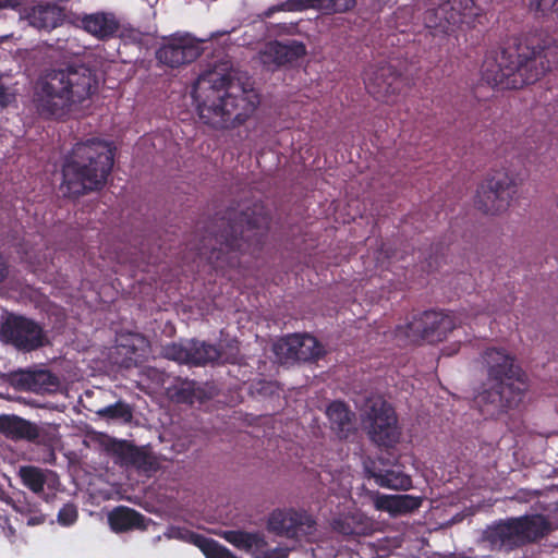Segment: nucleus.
Returning a JSON list of instances; mask_svg holds the SVG:
<instances>
[{"mask_svg":"<svg viewBox=\"0 0 558 558\" xmlns=\"http://www.w3.org/2000/svg\"><path fill=\"white\" fill-rule=\"evenodd\" d=\"M19 476L22 483L35 494L41 493L46 484L51 487L56 483V474L53 472L34 465L21 466L19 469Z\"/></svg>","mask_w":558,"mask_h":558,"instance_id":"obj_21","label":"nucleus"},{"mask_svg":"<svg viewBox=\"0 0 558 558\" xmlns=\"http://www.w3.org/2000/svg\"><path fill=\"white\" fill-rule=\"evenodd\" d=\"M112 144L99 140L78 143L63 166V182L66 193L76 196L85 191L99 189L113 165Z\"/></svg>","mask_w":558,"mask_h":558,"instance_id":"obj_4","label":"nucleus"},{"mask_svg":"<svg viewBox=\"0 0 558 558\" xmlns=\"http://www.w3.org/2000/svg\"><path fill=\"white\" fill-rule=\"evenodd\" d=\"M125 462L145 472L153 468L151 458L143 450L131 447L125 452Z\"/></svg>","mask_w":558,"mask_h":558,"instance_id":"obj_33","label":"nucleus"},{"mask_svg":"<svg viewBox=\"0 0 558 558\" xmlns=\"http://www.w3.org/2000/svg\"><path fill=\"white\" fill-rule=\"evenodd\" d=\"M192 97L199 120L218 131L245 124L260 104L259 93L229 61L204 72L196 80Z\"/></svg>","mask_w":558,"mask_h":558,"instance_id":"obj_1","label":"nucleus"},{"mask_svg":"<svg viewBox=\"0 0 558 558\" xmlns=\"http://www.w3.org/2000/svg\"><path fill=\"white\" fill-rule=\"evenodd\" d=\"M487 386L475 398L480 407L504 410L515 405L526 390V378L514 359L504 349L490 348L483 354Z\"/></svg>","mask_w":558,"mask_h":558,"instance_id":"obj_5","label":"nucleus"},{"mask_svg":"<svg viewBox=\"0 0 558 558\" xmlns=\"http://www.w3.org/2000/svg\"><path fill=\"white\" fill-rule=\"evenodd\" d=\"M312 0H287L280 4H276L275 5V9L277 10V12H280V11H288V12H293V11H303V10H306V9H312Z\"/></svg>","mask_w":558,"mask_h":558,"instance_id":"obj_39","label":"nucleus"},{"mask_svg":"<svg viewBox=\"0 0 558 558\" xmlns=\"http://www.w3.org/2000/svg\"><path fill=\"white\" fill-rule=\"evenodd\" d=\"M531 11L547 17H558V0H527Z\"/></svg>","mask_w":558,"mask_h":558,"instance_id":"obj_34","label":"nucleus"},{"mask_svg":"<svg viewBox=\"0 0 558 558\" xmlns=\"http://www.w3.org/2000/svg\"><path fill=\"white\" fill-rule=\"evenodd\" d=\"M312 9L342 12L351 9L355 0H312Z\"/></svg>","mask_w":558,"mask_h":558,"instance_id":"obj_36","label":"nucleus"},{"mask_svg":"<svg viewBox=\"0 0 558 558\" xmlns=\"http://www.w3.org/2000/svg\"><path fill=\"white\" fill-rule=\"evenodd\" d=\"M275 34L278 36L282 35H294L296 34V26L294 24H278L276 25Z\"/></svg>","mask_w":558,"mask_h":558,"instance_id":"obj_43","label":"nucleus"},{"mask_svg":"<svg viewBox=\"0 0 558 558\" xmlns=\"http://www.w3.org/2000/svg\"><path fill=\"white\" fill-rule=\"evenodd\" d=\"M551 54V49L520 44L517 50L505 49L487 53L482 65V74L492 85L520 88L534 83L550 70Z\"/></svg>","mask_w":558,"mask_h":558,"instance_id":"obj_2","label":"nucleus"},{"mask_svg":"<svg viewBox=\"0 0 558 558\" xmlns=\"http://www.w3.org/2000/svg\"><path fill=\"white\" fill-rule=\"evenodd\" d=\"M520 519L513 518L492 526L487 537L494 546L510 549L524 543Z\"/></svg>","mask_w":558,"mask_h":558,"instance_id":"obj_18","label":"nucleus"},{"mask_svg":"<svg viewBox=\"0 0 558 558\" xmlns=\"http://www.w3.org/2000/svg\"><path fill=\"white\" fill-rule=\"evenodd\" d=\"M517 194L514 178L505 170L489 174L477 187L474 205L485 214L506 211Z\"/></svg>","mask_w":558,"mask_h":558,"instance_id":"obj_8","label":"nucleus"},{"mask_svg":"<svg viewBox=\"0 0 558 558\" xmlns=\"http://www.w3.org/2000/svg\"><path fill=\"white\" fill-rule=\"evenodd\" d=\"M369 477H373L378 486L387 489L408 490L412 486L411 477L397 470L369 472Z\"/></svg>","mask_w":558,"mask_h":558,"instance_id":"obj_23","label":"nucleus"},{"mask_svg":"<svg viewBox=\"0 0 558 558\" xmlns=\"http://www.w3.org/2000/svg\"><path fill=\"white\" fill-rule=\"evenodd\" d=\"M326 414L333 429H337L339 433L350 430L352 414L344 403L339 401L330 403Z\"/></svg>","mask_w":558,"mask_h":558,"instance_id":"obj_27","label":"nucleus"},{"mask_svg":"<svg viewBox=\"0 0 558 558\" xmlns=\"http://www.w3.org/2000/svg\"><path fill=\"white\" fill-rule=\"evenodd\" d=\"M373 500L377 510L388 512L392 517L410 513L422 505V498L412 495L375 494Z\"/></svg>","mask_w":558,"mask_h":558,"instance_id":"obj_17","label":"nucleus"},{"mask_svg":"<svg viewBox=\"0 0 558 558\" xmlns=\"http://www.w3.org/2000/svg\"><path fill=\"white\" fill-rule=\"evenodd\" d=\"M519 519L524 543L542 537L549 530V523L543 515L534 514Z\"/></svg>","mask_w":558,"mask_h":558,"instance_id":"obj_25","label":"nucleus"},{"mask_svg":"<svg viewBox=\"0 0 558 558\" xmlns=\"http://www.w3.org/2000/svg\"><path fill=\"white\" fill-rule=\"evenodd\" d=\"M0 429L9 437L14 439L34 440L38 437V428L31 422L19 416H1Z\"/></svg>","mask_w":558,"mask_h":558,"instance_id":"obj_20","label":"nucleus"},{"mask_svg":"<svg viewBox=\"0 0 558 558\" xmlns=\"http://www.w3.org/2000/svg\"><path fill=\"white\" fill-rule=\"evenodd\" d=\"M21 7L20 0H0V9L12 8L16 9Z\"/></svg>","mask_w":558,"mask_h":558,"instance_id":"obj_45","label":"nucleus"},{"mask_svg":"<svg viewBox=\"0 0 558 558\" xmlns=\"http://www.w3.org/2000/svg\"><path fill=\"white\" fill-rule=\"evenodd\" d=\"M80 21L83 29L98 39L113 36L119 28L114 14L107 12L86 14Z\"/></svg>","mask_w":558,"mask_h":558,"instance_id":"obj_19","label":"nucleus"},{"mask_svg":"<svg viewBox=\"0 0 558 558\" xmlns=\"http://www.w3.org/2000/svg\"><path fill=\"white\" fill-rule=\"evenodd\" d=\"M239 348L236 344H229L228 351H220L214 345L205 342L192 341L190 343V364L202 365L209 362H238Z\"/></svg>","mask_w":558,"mask_h":558,"instance_id":"obj_16","label":"nucleus"},{"mask_svg":"<svg viewBox=\"0 0 558 558\" xmlns=\"http://www.w3.org/2000/svg\"><path fill=\"white\" fill-rule=\"evenodd\" d=\"M283 43L274 40L265 45L259 51L260 62L269 70L283 65Z\"/></svg>","mask_w":558,"mask_h":558,"instance_id":"obj_28","label":"nucleus"},{"mask_svg":"<svg viewBox=\"0 0 558 558\" xmlns=\"http://www.w3.org/2000/svg\"><path fill=\"white\" fill-rule=\"evenodd\" d=\"M267 529L277 535L311 539L315 531V521L303 510L276 509L268 517Z\"/></svg>","mask_w":558,"mask_h":558,"instance_id":"obj_11","label":"nucleus"},{"mask_svg":"<svg viewBox=\"0 0 558 558\" xmlns=\"http://www.w3.org/2000/svg\"><path fill=\"white\" fill-rule=\"evenodd\" d=\"M57 378L47 371H39L32 376L31 389L35 391H50L57 387Z\"/></svg>","mask_w":558,"mask_h":558,"instance_id":"obj_35","label":"nucleus"},{"mask_svg":"<svg viewBox=\"0 0 558 558\" xmlns=\"http://www.w3.org/2000/svg\"><path fill=\"white\" fill-rule=\"evenodd\" d=\"M274 353L281 364L298 361L296 345L293 343V335L279 339L274 343Z\"/></svg>","mask_w":558,"mask_h":558,"instance_id":"obj_29","label":"nucleus"},{"mask_svg":"<svg viewBox=\"0 0 558 558\" xmlns=\"http://www.w3.org/2000/svg\"><path fill=\"white\" fill-rule=\"evenodd\" d=\"M480 15L481 9L473 0H429L423 22L434 35H445L460 25L473 26Z\"/></svg>","mask_w":558,"mask_h":558,"instance_id":"obj_7","label":"nucleus"},{"mask_svg":"<svg viewBox=\"0 0 558 558\" xmlns=\"http://www.w3.org/2000/svg\"><path fill=\"white\" fill-rule=\"evenodd\" d=\"M222 537L234 547L251 554L254 558H286L283 548H269L260 533L230 530L222 533Z\"/></svg>","mask_w":558,"mask_h":558,"instance_id":"obj_14","label":"nucleus"},{"mask_svg":"<svg viewBox=\"0 0 558 558\" xmlns=\"http://www.w3.org/2000/svg\"><path fill=\"white\" fill-rule=\"evenodd\" d=\"M20 19L37 29H52L62 21V11L56 4L39 3L23 10L16 8Z\"/></svg>","mask_w":558,"mask_h":558,"instance_id":"obj_15","label":"nucleus"},{"mask_svg":"<svg viewBox=\"0 0 558 558\" xmlns=\"http://www.w3.org/2000/svg\"><path fill=\"white\" fill-rule=\"evenodd\" d=\"M125 41L142 44L144 41V35L136 29H129L122 34Z\"/></svg>","mask_w":558,"mask_h":558,"instance_id":"obj_42","label":"nucleus"},{"mask_svg":"<svg viewBox=\"0 0 558 558\" xmlns=\"http://www.w3.org/2000/svg\"><path fill=\"white\" fill-rule=\"evenodd\" d=\"M364 416L373 441L384 447H392L399 441L401 432L395 411L381 397L366 402Z\"/></svg>","mask_w":558,"mask_h":558,"instance_id":"obj_9","label":"nucleus"},{"mask_svg":"<svg viewBox=\"0 0 558 558\" xmlns=\"http://www.w3.org/2000/svg\"><path fill=\"white\" fill-rule=\"evenodd\" d=\"M108 521L111 529L116 532L145 527L144 517L125 507H119L112 510L108 515Z\"/></svg>","mask_w":558,"mask_h":558,"instance_id":"obj_22","label":"nucleus"},{"mask_svg":"<svg viewBox=\"0 0 558 558\" xmlns=\"http://www.w3.org/2000/svg\"><path fill=\"white\" fill-rule=\"evenodd\" d=\"M123 348H129L131 352L135 355L134 361L144 360L147 357L149 353V342L148 340L138 333H132L126 339L125 342L121 341L120 343Z\"/></svg>","mask_w":558,"mask_h":558,"instance_id":"obj_32","label":"nucleus"},{"mask_svg":"<svg viewBox=\"0 0 558 558\" xmlns=\"http://www.w3.org/2000/svg\"><path fill=\"white\" fill-rule=\"evenodd\" d=\"M478 315L480 310L477 307L472 308L471 313L425 312L417 317H413L407 325L399 326L396 330V337L404 343H415L420 340L441 341L447 332L458 325L471 324L473 318Z\"/></svg>","mask_w":558,"mask_h":558,"instance_id":"obj_6","label":"nucleus"},{"mask_svg":"<svg viewBox=\"0 0 558 558\" xmlns=\"http://www.w3.org/2000/svg\"><path fill=\"white\" fill-rule=\"evenodd\" d=\"M96 88V75L83 65L53 70L39 83L37 108L47 117L61 118L86 100Z\"/></svg>","mask_w":558,"mask_h":558,"instance_id":"obj_3","label":"nucleus"},{"mask_svg":"<svg viewBox=\"0 0 558 558\" xmlns=\"http://www.w3.org/2000/svg\"><path fill=\"white\" fill-rule=\"evenodd\" d=\"M355 522L354 517L344 518V519H338L333 522V527L344 534V535H351V534H359L361 533V530L353 525L352 523Z\"/></svg>","mask_w":558,"mask_h":558,"instance_id":"obj_40","label":"nucleus"},{"mask_svg":"<svg viewBox=\"0 0 558 558\" xmlns=\"http://www.w3.org/2000/svg\"><path fill=\"white\" fill-rule=\"evenodd\" d=\"M276 12H277V10L275 9V5H272V7L268 8L266 11H264L262 16L265 19H268Z\"/></svg>","mask_w":558,"mask_h":558,"instance_id":"obj_46","label":"nucleus"},{"mask_svg":"<svg viewBox=\"0 0 558 558\" xmlns=\"http://www.w3.org/2000/svg\"><path fill=\"white\" fill-rule=\"evenodd\" d=\"M162 352L163 355L169 360L190 364V343L187 345L172 343L166 345Z\"/></svg>","mask_w":558,"mask_h":558,"instance_id":"obj_38","label":"nucleus"},{"mask_svg":"<svg viewBox=\"0 0 558 558\" xmlns=\"http://www.w3.org/2000/svg\"><path fill=\"white\" fill-rule=\"evenodd\" d=\"M180 537L197 546L206 558H238L214 539L187 532L180 534Z\"/></svg>","mask_w":558,"mask_h":558,"instance_id":"obj_24","label":"nucleus"},{"mask_svg":"<svg viewBox=\"0 0 558 558\" xmlns=\"http://www.w3.org/2000/svg\"><path fill=\"white\" fill-rule=\"evenodd\" d=\"M366 90L376 99L388 101L400 89V77L387 63L369 64L363 74Z\"/></svg>","mask_w":558,"mask_h":558,"instance_id":"obj_13","label":"nucleus"},{"mask_svg":"<svg viewBox=\"0 0 558 558\" xmlns=\"http://www.w3.org/2000/svg\"><path fill=\"white\" fill-rule=\"evenodd\" d=\"M24 521L27 525L34 526L41 524L45 521V517L41 513L26 514Z\"/></svg>","mask_w":558,"mask_h":558,"instance_id":"obj_44","label":"nucleus"},{"mask_svg":"<svg viewBox=\"0 0 558 558\" xmlns=\"http://www.w3.org/2000/svg\"><path fill=\"white\" fill-rule=\"evenodd\" d=\"M77 519V510L73 505L63 506L58 513V522L62 525H71Z\"/></svg>","mask_w":558,"mask_h":558,"instance_id":"obj_41","label":"nucleus"},{"mask_svg":"<svg viewBox=\"0 0 558 558\" xmlns=\"http://www.w3.org/2000/svg\"><path fill=\"white\" fill-rule=\"evenodd\" d=\"M229 32L211 33L208 38L197 39L189 33H175L167 38L156 51L157 60L170 68H179L194 61L201 53V45L227 35Z\"/></svg>","mask_w":558,"mask_h":558,"instance_id":"obj_10","label":"nucleus"},{"mask_svg":"<svg viewBox=\"0 0 558 558\" xmlns=\"http://www.w3.org/2000/svg\"><path fill=\"white\" fill-rule=\"evenodd\" d=\"M293 343L296 345L298 361H310L319 357L323 345L310 335H293Z\"/></svg>","mask_w":558,"mask_h":558,"instance_id":"obj_26","label":"nucleus"},{"mask_svg":"<svg viewBox=\"0 0 558 558\" xmlns=\"http://www.w3.org/2000/svg\"><path fill=\"white\" fill-rule=\"evenodd\" d=\"M96 413L100 417L118 420L122 422H130L132 418L131 408L126 403L121 401H118L114 404L104 407L99 409Z\"/></svg>","mask_w":558,"mask_h":558,"instance_id":"obj_31","label":"nucleus"},{"mask_svg":"<svg viewBox=\"0 0 558 558\" xmlns=\"http://www.w3.org/2000/svg\"><path fill=\"white\" fill-rule=\"evenodd\" d=\"M255 226L247 221V226L245 230H241V239H238L236 236H232L231 239H226L225 247H221L219 250V254L221 252L226 251H244L246 247L250 246V238L251 234L257 235L262 234L260 227H256V231H254Z\"/></svg>","mask_w":558,"mask_h":558,"instance_id":"obj_30","label":"nucleus"},{"mask_svg":"<svg viewBox=\"0 0 558 558\" xmlns=\"http://www.w3.org/2000/svg\"><path fill=\"white\" fill-rule=\"evenodd\" d=\"M1 340L19 350L32 351L45 343V333L35 322L22 317H9L0 328Z\"/></svg>","mask_w":558,"mask_h":558,"instance_id":"obj_12","label":"nucleus"},{"mask_svg":"<svg viewBox=\"0 0 558 558\" xmlns=\"http://www.w3.org/2000/svg\"><path fill=\"white\" fill-rule=\"evenodd\" d=\"M283 65L294 62L306 54V47L303 43L292 40L283 44Z\"/></svg>","mask_w":558,"mask_h":558,"instance_id":"obj_37","label":"nucleus"}]
</instances>
